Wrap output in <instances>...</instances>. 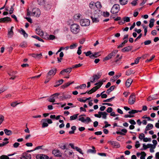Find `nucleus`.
Masks as SVG:
<instances>
[{"instance_id": "58", "label": "nucleus", "mask_w": 159, "mask_h": 159, "mask_svg": "<svg viewBox=\"0 0 159 159\" xmlns=\"http://www.w3.org/2000/svg\"><path fill=\"white\" fill-rule=\"evenodd\" d=\"M4 120V117L2 115H0V125L2 123Z\"/></svg>"}, {"instance_id": "10", "label": "nucleus", "mask_w": 159, "mask_h": 159, "mask_svg": "<svg viewBox=\"0 0 159 159\" xmlns=\"http://www.w3.org/2000/svg\"><path fill=\"white\" fill-rule=\"evenodd\" d=\"M98 15L96 14L95 15L92 16L91 17L93 22L97 23L99 21Z\"/></svg>"}, {"instance_id": "46", "label": "nucleus", "mask_w": 159, "mask_h": 159, "mask_svg": "<svg viewBox=\"0 0 159 159\" xmlns=\"http://www.w3.org/2000/svg\"><path fill=\"white\" fill-rule=\"evenodd\" d=\"M39 149H42L43 150H46V149L44 148V146L43 145H42L36 147L34 150H38Z\"/></svg>"}, {"instance_id": "50", "label": "nucleus", "mask_w": 159, "mask_h": 159, "mask_svg": "<svg viewBox=\"0 0 159 159\" xmlns=\"http://www.w3.org/2000/svg\"><path fill=\"white\" fill-rule=\"evenodd\" d=\"M44 120L45 122H47V123L49 124H52V120L48 118L44 119Z\"/></svg>"}, {"instance_id": "17", "label": "nucleus", "mask_w": 159, "mask_h": 159, "mask_svg": "<svg viewBox=\"0 0 159 159\" xmlns=\"http://www.w3.org/2000/svg\"><path fill=\"white\" fill-rule=\"evenodd\" d=\"M17 73V72L13 71L8 73V74L9 75L11 76V77L10 78V79L12 80H14L16 77V76L15 75Z\"/></svg>"}, {"instance_id": "3", "label": "nucleus", "mask_w": 159, "mask_h": 159, "mask_svg": "<svg viewBox=\"0 0 159 159\" xmlns=\"http://www.w3.org/2000/svg\"><path fill=\"white\" fill-rule=\"evenodd\" d=\"M120 10L119 5L118 4H115L112 7L111 12L113 14H116Z\"/></svg>"}, {"instance_id": "32", "label": "nucleus", "mask_w": 159, "mask_h": 159, "mask_svg": "<svg viewBox=\"0 0 159 159\" xmlns=\"http://www.w3.org/2000/svg\"><path fill=\"white\" fill-rule=\"evenodd\" d=\"M116 88V86L115 85H113L111 86L109 88L107 89V93L108 94H109L110 93L113 91Z\"/></svg>"}, {"instance_id": "24", "label": "nucleus", "mask_w": 159, "mask_h": 159, "mask_svg": "<svg viewBox=\"0 0 159 159\" xmlns=\"http://www.w3.org/2000/svg\"><path fill=\"white\" fill-rule=\"evenodd\" d=\"M70 95H63L62 96L60 97L59 98L60 99L63 100L65 99H69L70 98Z\"/></svg>"}, {"instance_id": "7", "label": "nucleus", "mask_w": 159, "mask_h": 159, "mask_svg": "<svg viewBox=\"0 0 159 159\" xmlns=\"http://www.w3.org/2000/svg\"><path fill=\"white\" fill-rule=\"evenodd\" d=\"M108 143L114 148H117L120 147L119 143L117 142L110 140L108 141Z\"/></svg>"}, {"instance_id": "61", "label": "nucleus", "mask_w": 159, "mask_h": 159, "mask_svg": "<svg viewBox=\"0 0 159 159\" xmlns=\"http://www.w3.org/2000/svg\"><path fill=\"white\" fill-rule=\"evenodd\" d=\"M148 148H155V146L151 144H148L147 145Z\"/></svg>"}, {"instance_id": "26", "label": "nucleus", "mask_w": 159, "mask_h": 159, "mask_svg": "<svg viewBox=\"0 0 159 159\" xmlns=\"http://www.w3.org/2000/svg\"><path fill=\"white\" fill-rule=\"evenodd\" d=\"M2 22H7L11 21V18L8 17H6L1 18Z\"/></svg>"}, {"instance_id": "57", "label": "nucleus", "mask_w": 159, "mask_h": 159, "mask_svg": "<svg viewBox=\"0 0 159 159\" xmlns=\"http://www.w3.org/2000/svg\"><path fill=\"white\" fill-rule=\"evenodd\" d=\"M152 98L153 100L154 99H156L158 98V94H155L153 95H152Z\"/></svg>"}, {"instance_id": "36", "label": "nucleus", "mask_w": 159, "mask_h": 159, "mask_svg": "<svg viewBox=\"0 0 159 159\" xmlns=\"http://www.w3.org/2000/svg\"><path fill=\"white\" fill-rule=\"evenodd\" d=\"M105 82V80H102L101 81H100L98 83H96L95 84V85H98L99 87L100 88L101 86L103 84V83Z\"/></svg>"}, {"instance_id": "16", "label": "nucleus", "mask_w": 159, "mask_h": 159, "mask_svg": "<svg viewBox=\"0 0 159 159\" xmlns=\"http://www.w3.org/2000/svg\"><path fill=\"white\" fill-rule=\"evenodd\" d=\"M132 47L131 46L125 47L121 50V51L124 52H128L132 50Z\"/></svg>"}, {"instance_id": "60", "label": "nucleus", "mask_w": 159, "mask_h": 159, "mask_svg": "<svg viewBox=\"0 0 159 159\" xmlns=\"http://www.w3.org/2000/svg\"><path fill=\"white\" fill-rule=\"evenodd\" d=\"M60 94L59 93H56L53 95H52V97L54 96L55 98H58V96L60 95Z\"/></svg>"}, {"instance_id": "12", "label": "nucleus", "mask_w": 159, "mask_h": 159, "mask_svg": "<svg viewBox=\"0 0 159 159\" xmlns=\"http://www.w3.org/2000/svg\"><path fill=\"white\" fill-rule=\"evenodd\" d=\"M56 71L57 70L56 69L50 70L47 74V77H48L49 76L54 75L56 72Z\"/></svg>"}, {"instance_id": "33", "label": "nucleus", "mask_w": 159, "mask_h": 159, "mask_svg": "<svg viewBox=\"0 0 159 159\" xmlns=\"http://www.w3.org/2000/svg\"><path fill=\"white\" fill-rule=\"evenodd\" d=\"M98 114H101V116L102 115V117L104 119H106L107 118V114L105 112H102L101 111H99L98 112Z\"/></svg>"}, {"instance_id": "52", "label": "nucleus", "mask_w": 159, "mask_h": 159, "mask_svg": "<svg viewBox=\"0 0 159 159\" xmlns=\"http://www.w3.org/2000/svg\"><path fill=\"white\" fill-rule=\"evenodd\" d=\"M82 64L80 63H79L78 64H76L75 65L73 66L72 68H78L81 66H82Z\"/></svg>"}, {"instance_id": "14", "label": "nucleus", "mask_w": 159, "mask_h": 159, "mask_svg": "<svg viewBox=\"0 0 159 159\" xmlns=\"http://www.w3.org/2000/svg\"><path fill=\"white\" fill-rule=\"evenodd\" d=\"M23 156L20 159H31V157L30 154L23 153Z\"/></svg>"}, {"instance_id": "44", "label": "nucleus", "mask_w": 159, "mask_h": 159, "mask_svg": "<svg viewBox=\"0 0 159 159\" xmlns=\"http://www.w3.org/2000/svg\"><path fill=\"white\" fill-rule=\"evenodd\" d=\"M87 153H96V150L95 149H89L87 151Z\"/></svg>"}, {"instance_id": "4", "label": "nucleus", "mask_w": 159, "mask_h": 159, "mask_svg": "<svg viewBox=\"0 0 159 159\" xmlns=\"http://www.w3.org/2000/svg\"><path fill=\"white\" fill-rule=\"evenodd\" d=\"M80 24L82 26H89L90 24V21L88 19H82L80 20Z\"/></svg>"}, {"instance_id": "34", "label": "nucleus", "mask_w": 159, "mask_h": 159, "mask_svg": "<svg viewBox=\"0 0 159 159\" xmlns=\"http://www.w3.org/2000/svg\"><path fill=\"white\" fill-rule=\"evenodd\" d=\"M21 34H23L24 37L27 38L28 36V34L25 32V31L22 29H21V31L20 32Z\"/></svg>"}, {"instance_id": "43", "label": "nucleus", "mask_w": 159, "mask_h": 159, "mask_svg": "<svg viewBox=\"0 0 159 159\" xmlns=\"http://www.w3.org/2000/svg\"><path fill=\"white\" fill-rule=\"evenodd\" d=\"M142 111V110L137 111L136 110H132L131 111H129L128 112V113L130 114H134L135 113H137L138 111L141 112Z\"/></svg>"}, {"instance_id": "42", "label": "nucleus", "mask_w": 159, "mask_h": 159, "mask_svg": "<svg viewBox=\"0 0 159 159\" xmlns=\"http://www.w3.org/2000/svg\"><path fill=\"white\" fill-rule=\"evenodd\" d=\"M95 7L98 8H100L102 7V5L100 2H97L95 3Z\"/></svg>"}, {"instance_id": "63", "label": "nucleus", "mask_w": 159, "mask_h": 159, "mask_svg": "<svg viewBox=\"0 0 159 159\" xmlns=\"http://www.w3.org/2000/svg\"><path fill=\"white\" fill-rule=\"evenodd\" d=\"M63 81H64V80L63 79H61V80L57 81L56 82V84H58L60 85H61L62 84Z\"/></svg>"}, {"instance_id": "23", "label": "nucleus", "mask_w": 159, "mask_h": 159, "mask_svg": "<svg viewBox=\"0 0 159 159\" xmlns=\"http://www.w3.org/2000/svg\"><path fill=\"white\" fill-rule=\"evenodd\" d=\"M133 80L131 79H128L125 82L126 86L127 87H129L132 83Z\"/></svg>"}, {"instance_id": "27", "label": "nucleus", "mask_w": 159, "mask_h": 159, "mask_svg": "<svg viewBox=\"0 0 159 159\" xmlns=\"http://www.w3.org/2000/svg\"><path fill=\"white\" fill-rule=\"evenodd\" d=\"M100 52H94L93 53H92V55L90 56V58L93 59L94 58L97 57L100 55Z\"/></svg>"}, {"instance_id": "11", "label": "nucleus", "mask_w": 159, "mask_h": 159, "mask_svg": "<svg viewBox=\"0 0 159 159\" xmlns=\"http://www.w3.org/2000/svg\"><path fill=\"white\" fill-rule=\"evenodd\" d=\"M96 85V86L93 87L89 91L86 92V93H87L89 94H91L92 93L95 92L97 89L100 88L98 85Z\"/></svg>"}, {"instance_id": "35", "label": "nucleus", "mask_w": 159, "mask_h": 159, "mask_svg": "<svg viewBox=\"0 0 159 159\" xmlns=\"http://www.w3.org/2000/svg\"><path fill=\"white\" fill-rule=\"evenodd\" d=\"M5 133L7 135L9 136L12 134V132L11 130L7 129H5L4 130Z\"/></svg>"}, {"instance_id": "21", "label": "nucleus", "mask_w": 159, "mask_h": 159, "mask_svg": "<svg viewBox=\"0 0 159 159\" xmlns=\"http://www.w3.org/2000/svg\"><path fill=\"white\" fill-rule=\"evenodd\" d=\"M13 27L12 26L11 29L10 30H8V38H11L12 37L13 35Z\"/></svg>"}, {"instance_id": "5", "label": "nucleus", "mask_w": 159, "mask_h": 159, "mask_svg": "<svg viewBox=\"0 0 159 159\" xmlns=\"http://www.w3.org/2000/svg\"><path fill=\"white\" fill-rule=\"evenodd\" d=\"M135 100V95L134 93H133L129 97L128 100V103L130 105H132L134 103Z\"/></svg>"}, {"instance_id": "39", "label": "nucleus", "mask_w": 159, "mask_h": 159, "mask_svg": "<svg viewBox=\"0 0 159 159\" xmlns=\"http://www.w3.org/2000/svg\"><path fill=\"white\" fill-rule=\"evenodd\" d=\"M154 21L155 20L154 19H151L150 20L149 25V26L150 28H152L153 26Z\"/></svg>"}, {"instance_id": "38", "label": "nucleus", "mask_w": 159, "mask_h": 159, "mask_svg": "<svg viewBox=\"0 0 159 159\" xmlns=\"http://www.w3.org/2000/svg\"><path fill=\"white\" fill-rule=\"evenodd\" d=\"M79 114H76L71 116L70 117V120H72L76 119L78 117Z\"/></svg>"}, {"instance_id": "22", "label": "nucleus", "mask_w": 159, "mask_h": 159, "mask_svg": "<svg viewBox=\"0 0 159 159\" xmlns=\"http://www.w3.org/2000/svg\"><path fill=\"white\" fill-rule=\"evenodd\" d=\"M115 56V57L114 58V61L116 63L121 60L122 58V56H120L119 54H117V55Z\"/></svg>"}, {"instance_id": "41", "label": "nucleus", "mask_w": 159, "mask_h": 159, "mask_svg": "<svg viewBox=\"0 0 159 159\" xmlns=\"http://www.w3.org/2000/svg\"><path fill=\"white\" fill-rule=\"evenodd\" d=\"M95 7V4L93 2H91L89 4V7L91 9H94Z\"/></svg>"}, {"instance_id": "20", "label": "nucleus", "mask_w": 159, "mask_h": 159, "mask_svg": "<svg viewBox=\"0 0 159 159\" xmlns=\"http://www.w3.org/2000/svg\"><path fill=\"white\" fill-rule=\"evenodd\" d=\"M31 55L33 57L37 59H40L42 58V54L41 53L40 54H35L33 53Z\"/></svg>"}, {"instance_id": "15", "label": "nucleus", "mask_w": 159, "mask_h": 159, "mask_svg": "<svg viewBox=\"0 0 159 159\" xmlns=\"http://www.w3.org/2000/svg\"><path fill=\"white\" fill-rule=\"evenodd\" d=\"M52 153L57 157H61V156L60 152L58 149L54 150L52 151Z\"/></svg>"}, {"instance_id": "1", "label": "nucleus", "mask_w": 159, "mask_h": 159, "mask_svg": "<svg viewBox=\"0 0 159 159\" xmlns=\"http://www.w3.org/2000/svg\"><path fill=\"white\" fill-rule=\"evenodd\" d=\"M70 30L73 34H76L80 32V26L77 24H73L70 26Z\"/></svg>"}, {"instance_id": "6", "label": "nucleus", "mask_w": 159, "mask_h": 159, "mask_svg": "<svg viewBox=\"0 0 159 159\" xmlns=\"http://www.w3.org/2000/svg\"><path fill=\"white\" fill-rule=\"evenodd\" d=\"M32 14L33 16L39 17L40 15V10L38 8H34L32 10Z\"/></svg>"}, {"instance_id": "64", "label": "nucleus", "mask_w": 159, "mask_h": 159, "mask_svg": "<svg viewBox=\"0 0 159 159\" xmlns=\"http://www.w3.org/2000/svg\"><path fill=\"white\" fill-rule=\"evenodd\" d=\"M144 43L145 45H148L151 43V41L150 40H146L144 41Z\"/></svg>"}, {"instance_id": "13", "label": "nucleus", "mask_w": 159, "mask_h": 159, "mask_svg": "<svg viewBox=\"0 0 159 159\" xmlns=\"http://www.w3.org/2000/svg\"><path fill=\"white\" fill-rule=\"evenodd\" d=\"M36 33L40 35L42 37L43 36V32L42 30H41L39 27H38L36 29Z\"/></svg>"}, {"instance_id": "45", "label": "nucleus", "mask_w": 159, "mask_h": 159, "mask_svg": "<svg viewBox=\"0 0 159 159\" xmlns=\"http://www.w3.org/2000/svg\"><path fill=\"white\" fill-rule=\"evenodd\" d=\"M32 38H35V39H38L39 41L43 42H44L43 40L42 39L39 38V37L38 36L36 35L32 36Z\"/></svg>"}, {"instance_id": "19", "label": "nucleus", "mask_w": 159, "mask_h": 159, "mask_svg": "<svg viewBox=\"0 0 159 159\" xmlns=\"http://www.w3.org/2000/svg\"><path fill=\"white\" fill-rule=\"evenodd\" d=\"M72 68V67H70L63 69L60 72V74H62L65 72L69 73L71 71Z\"/></svg>"}, {"instance_id": "8", "label": "nucleus", "mask_w": 159, "mask_h": 159, "mask_svg": "<svg viewBox=\"0 0 159 159\" xmlns=\"http://www.w3.org/2000/svg\"><path fill=\"white\" fill-rule=\"evenodd\" d=\"M79 120L81 121L82 122L87 123H89L92 121L90 118L89 117H87L85 119L84 117H80L79 119Z\"/></svg>"}, {"instance_id": "9", "label": "nucleus", "mask_w": 159, "mask_h": 159, "mask_svg": "<svg viewBox=\"0 0 159 159\" xmlns=\"http://www.w3.org/2000/svg\"><path fill=\"white\" fill-rule=\"evenodd\" d=\"M36 158L37 159H48L49 157L43 154H40L36 156Z\"/></svg>"}, {"instance_id": "47", "label": "nucleus", "mask_w": 159, "mask_h": 159, "mask_svg": "<svg viewBox=\"0 0 159 159\" xmlns=\"http://www.w3.org/2000/svg\"><path fill=\"white\" fill-rule=\"evenodd\" d=\"M124 21L125 22H129L130 21V18L128 17H125L123 18Z\"/></svg>"}, {"instance_id": "29", "label": "nucleus", "mask_w": 159, "mask_h": 159, "mask_svg": "<svg viewBox=\"0 0 159 159\" xmlns=\"http://www.w3.org/2000/svg\"><path fill=\"white\" fill-rule=\"evenodd\" d=\"M121 75V74H120L119 75H116L111 79L110 81L112 82H114L115 80H117L119 77H120Z\"/></svg>"}, {"instance_id": "28", "label": "nucleus", "mask_w": 159, "mask_h": 159, "mask_svg": "<svg viewBox=\"0 0 159 159\" xmlns=\"http://www.w3.org/2000/svg\"><path fill=\"white\" fill-rule=\"evenodd\" d=\"M44 119L41 120V122H42V128H44L46 127H47L48 126V124L47 123V122H45L44 120Z\"/></svg>"}, {"instance_id": "49", "label": "nucleus", "mask_w": 159, "mask_h": 159, "mask_svg": "<svg viewBox=\"0 0 159 159\" xmlns=\"http://www.w3.org/2000/svg\"><path fill=\"white\" fill-rule=\"evenodd\" d=\"M101 75H93V77L94 78V79L95 80H97L99 79L101 77Z\"/></svg>"}, {"instance_id": "55", "label": "nucleus", "mask_w": 159, "mask_h": 159, "mask_svg": "<svg viewBox=\"0 0 159 159\" xmlns=\"http://www.w3.org/2000/svg\"><path fill=\"white\" fill-rule=\"evenodd\" d=\"M141 153L143 155L140 157V159H145V157L146 156V153L144 152H142Z\"/></svg>"}, {"instance_id": "54", "label": "nucleus", "mask_w": 159, "mask_h": 159, "mask_svg": "<svg viewBox=\"0 0 159 159\" xmlns=\"http://www.w3.org/2000/svg\"><path fill=\"white\" fill-rule=\"evenodd\" d=\"M15 6V4H14L10 8V9L9 11V14H11L13 13V11L14 10V9L13 8V7Z\"/></svg>"}, {"instance_id": "30", "label": "nucleus", "mask_w": 159, "mask_h": 159, "mask_svg": "<svg viewBox=\"0 0 159 159\" xmlns=\"http://www.w3.org/2000/svg\"><path fill=\"white\" fill-rule=\"evenodd\" d=\"M81 16L82 15L80 14H75L74 16V19L75 20H77L80 19Z\"/></svg>"}, {"instance_id": "53", "label": "nucleus", "mask_w": 159, "mask_h": 159, "mask_svg": "<svg viewBox=\"0 0 159 159\" xmlns=\"http://www.w3.org/2000/svg\"><path fill=\"white\" fill-rule=\"evenodd\" d=\"M48 101L50 102H55V100L54 97L51 96L50 98L48 99Z\"/></svg>"}, {"instance_id": "40", "label": "nucleus", "mask_w": 159, "mask_h": 159, "mask_svg": "<svg viewBox=\"0 0 159 159\" xmlns=\"http://www.w3.org/2000/svg\"><path fill=\"white\" fill-rule=\"evenodd\" d=\"M128 0H119L120 4L122 5H125L127 4Z\"/></svg>"}, {"instance_id": "51", "label": "nucleus", "mask_w": 159, "mask_h": 159, "mask_svg": "<svg viewBox=\"0 0 159 159\" xmlns=\"http://www.w3.org/2000/svg\"><path fill=\"white\" fill-rule=\"evenodd\" d=\"M84 53L85 54L86 56H89L90 57V56L92 55L93 53H92L90 51H89L87 52H84Z\"/></svg>"}, {"instance_id": "56", "label": "nucleus", "mask_w": 159, "mask_h": 159, "mask_svg": "<svg viewBox=\"0 0 159 159\" xmlns=\"http://www.w3.org/2000/svg\"><path fill=\"white\" fill-rule=\"evenodd\" d=\"M144 137V134L143 133H141L139 135V138L140 139L142 140L144 138H145Z\"/></svg>"}, {"instance_id": "59", "label": "nucleus", "mask_w": 159, "mask_h": 159, "mask_svg": "<svg viewBox=\"0 0 159 159\" xmlns=\"http://www.w3.org/2000/svg\"><path fill=\"white\" fill-rule=\"evenodd\" d=\"M77 46V45L76 43H74L72 45H71L70 46V48L71 49H72L75 48Z\"/></svg>"}, {"instance_id": "37", "label": "nucleus", "mask_w": 159, "mask_h": 159, "mask_svg": "<svg viewBox=\"0 0 159 159\" xmlns=\"http://www.w3.org/2000/svg\"><path fill=\"white\" fill-rule=\"evenodd\" d=\"M13 155L14 154H8L7 156L5 155H2L0 157V159H9L8 156H10Z\"/></svg>"}, {"instance_id": "25", "label": "nucleus", "mask_w": 159, "mask_h": 159, "mask_svg": "<svg viewBox=\"0 0 159 159\" xmlns=\"http://www.w3.org/2000/svg\"><path fill=\"white\" fill-rule=\"evenodd\" d=\"M121 131L122 132H119V131H116V133L118 134H120L122 135H125V134L123 132H124L125 133H126L127 132V129H122L121 130Z\"/></svg>"}, {"instance_id": "31", "label": "nucleus", "mask_w": 159, "mask_h": 159, "mask_svg": "<svg viewBox=\"0 0 159 159\" xmlns=\"http://www.w3.org/2000/svg\"><path fill=\"white\" fill-rule=\"evenodd\" d=\"M153 127V125L151 124H148L146 126L145 131H148L152 129Z\"/></svg>"}, {"instance_id": "18", "label": "nucleus", "mask_w": 159, "mask_h": 159, "mask_svg": "<svg viewBox=\"0 0 159 159\" xmlns=\"http://www.w3.org/2000/svg\"><path fill=\"white\" fill-rule=\"evenodd\" d=\"M73 152L72 150L70 151L69 150L66 149L64 152V155L66 157H68L69 155L73 154Z\"/></svg>"}, {"instance_id": "62", "label": "nucleus", "mask_w": 159, "mask_h": 159, "mask_svg": "<svg viewBox=\"0 0 159 159\" xmlns=\"http://www.w3.org/2000/svg\"><path fill=\"white\" fill-rule=\"evenodd\" d=\"M75 149L81 154H83L81 149L77 147H75Z\"/></svg>"}, {"instance_id": "2", "label": "nucleus", "mask_w": 159, "mask_h": 159, "mask_svg": "<svg viewBox=\"0 0 159 159\" xmlns=\"http://www.w3.org/2000/svg\"><path fill=\"white\" fill-rule=\"evenodd\" d=\"M118 52L117 50H114L111 53L108 54L103 60V61L109 60L112 57H114Z\"/></svg>"}, {"instance_id": "48", "label": "nucleus", "mask_w": 159, "mask_h": 159, "mask_svg": "<svg viewBox=\"0 0 159 159\" xmlns=\"http://www.w3.org/2000/svg\"><path fill=\"white\" fill-rule=\"evenodd\" d=\"M133 73V71L131 70H129L127 71H126L125 74L126 75H129L132 74H134Z\"/></svg>"}]
</instances>
